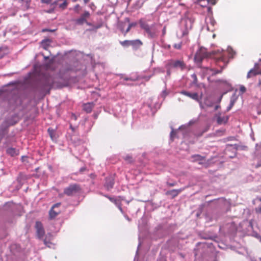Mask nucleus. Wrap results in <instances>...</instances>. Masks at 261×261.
<instances>
[{"instance_id": "nucleus-1", "label": "nucleus", "mask_w": 261, "mask_h": 261, "mask_svg": "<svg viewBox=\"0 0 261 261\" xmlns=\"http://www.w3.org/2000/svg\"><path fill=\"white\" fill-rule=\"evenodd\" d=\"M212 56L215 59L217 62L224 61L225 59L223 51L218 50L217 51H213L212 53H208L205 48L201 47L196 52L194 57V60L197 64L201 63L203 59L212 57Z\"/></svg>"}, {"instance_id": "nucleus-2", "label": "nucleus", "mask_w": 261, "mask_h": 261, "mask_svg": "<svg viewBox=\"0 0 261 261\" xmlns=\"http://www.w3.org/2000/svg\"><path fill=\"white\" fill-rule=\"evenodd\" d=\"M81 188L79 185L76 184H71L64 190V194L67 196L73 195L80 192Z\"/></svg>"}, {"instance_id": "nucleus-3", "label": "nucleus", "mask_w": 261, "mask_h": 261, "mask_svg": "<svg viewBox=\"0 0 261 261\" xmlns=\"http://www.w3.org/2000/svg\"><path fill=\"white\" fill-rule=\"evenodd\" d=\"M180 93L182 95H184L186 96H188L191 99L195 100V101L199 102L200 106L201 108H204V107L202 105L201 102V99L202 97V94L201 93V94L199 95L197 93H190L189 92L186 91H181L180 92Z\"/></svg>"}, {"instance_id": "nucleus-4", "label": "nucleus", "mask_w": 261, "mask_h": 261, "mask_svg": "<svg viewBox=\"0 0 261 261\" xmlns=\"http://www.w3.org/2000/svg\"><path fill=\"white\" fill-rule=\"evenodd\" d=\"M141 27L144 30L150 38H154L157 36V31L154 25L149 26L145 23H142L141 24Z\"/></svg>"}, {"instance_id": "nucleus-5", "label": "nucleus", "mask_w": 261, "mask_h": 261, "mask_svg": "<svg viewBox=\"0 0 261 261\" xmlns=\"http://www.w3.org/2000/svg\"><path fill=\"white\" fill-rule=\"evenodd\" d=\"M217 0H194L195 3L199 5L201 7H206L208 12L211 11L212 9L208 6L209 4L214 5Z\"/></svg>"}, {"instance_id": "nucleus-6", "label": "nucleus", "mask_w": 261, "mask_h": 261, "mask_svg": "<svg viewBox=\"0 0 261 261\" xmlns=\"http://www.w3.org/2000/svg\"><path fill=\"white\" fill-rule=\"evenodd\" d=\"M53 84V81L52 78L50 77H46L41 82L40 85L39 86L41 90H45L46 88L47 87L50 88L52 87Z\"/></svg>"}, {"instance_id": "nucleus-7", "label": "nucleus", "mask_w": 261, "mask_h": 261, "mask_svg": "<svg viewBox=\"0 0 261 261\" xmlns=\"http://www.w3.org/2000/svg\"><path fill=\"white\" fill-rule=\"evenodd\" d=\"M61 203H57L55 204L50 210L49 212V218L53 219L58 216L60 213L59 210H57L60 206Z\"/></svg>"}, {"instance_id": "nucleus-8", "label": "nucleus", "mask_w": 261, "mask_h": 261, "mask_svg": "<svg viewBox=\"0 0 261 261\" xmlns=\"http://www.w3.org/2000/svg\"><path fill=\"white\" fill-rule=\"evenodd\" d=\"M35 228L38 238L40 239H42L45 234L42 224L40 222L37 221L35 224Z\"/></svg>"}, {"instance_id": "nucleus-9", "label": "nucleus", "mask_w": 261, "mask_h": 261, "mask_svg": "<svg viewBox=\"0 0 261 261\" xmlns=\"http://www.w3.org/2000/svg\"><path fill=\"white\" fill-rule=\"evenodd\" d=\"M258 74H261V70L259 69L258 64L256 63L254 67L248 72L247 77L249 79Z\"/></svg>"}, {"instance_id": "nucleus-10", "label": "nucleus", "mask_w": 261, "mask_h": 261, "mask_svg": "<svg viewBox=\"0 0 261 261\" xmlns=\"http://www.w3.org/2000/svg\"><path fill=\"white\" fill-rule=\"evenodd\" d=\"M69 0H56L54 2L51 3V6H57L61 10H64L66 8Z\"/></svg>"}, {"instance_id": "nucleus-11", "label": "nucleus", "mask_w": 261, "mask_h": 261, "mask_svg": "<svg viewBox=\"0 0 261 261\" xmlns=\"http://www.w3.org/2000/svg\"><path fill=\"white\" fill-rule=\"evenodd\" d=\"M170 64L172 67L176 68H180L181 70H184L186 68V64L184 62L181 60L171 61Z\"/></svg>"}, {"instance_id": "nucleus-12", "label": "nucleus", "mask_w": 261, "mask_h": 261, "mask_svg": "<svg viewBox=\"0 0 261 261\" xmlns=\"http://www.w3.org/2000/svg\"><path fill=\"white\" fill-rule=\"evenodd\" d=\"M224 68V66L223 65V66H220V69H216L210 67H205V69L206 70V74H211L212 76H213L217 74L221 73L222 72Z\"/></svg>"}, {"instance_id": "nucleus-13", "label": "nucleus", "mask_w": 261, "mask_h": 261, "mask_svg": "<svg viewBox=\"0 0 261 261\" xmlns=\"http://www.w3.org/2000/svg\"><path fill=\"white\" fill-rule=\"evenodd\" d=\"M216 117L217 119V122L219 125L226 123L229 119L228 116L222 115L221 114L216 115Z\"/></svg>"}, {"instance_id": "nucleus-14", "label": "nucleus", "mask_w": 261, "mask_h": 261, "mask_svg": "<svg viewBox=\"0 0 261 261\" xmlns=\"http://www.w3.org/2000/svg\"><path fill=\"white\" fill-rule=\"evenodd\" d=\"M185 188H181L179 189H173L172 190L168 191L166 192V195H170L172 196V198L177 196L180 192L184 191Z\"/></svg>"}, {"instance_id": "nucleus-15", "label": "nucleus", "mask_w": 261, "mask_h": 261, "mask_svg": "<svg viewBox=\"0 0 261 261\" xmlns=\"http://www.w3.org/2000/svg\"><path fill=\"white\" fill-rule=\"evenodd\" d=\"M114 180L112 177H108L106 178L105 187L109 190L113 187Z\"/></svg>"}, {"instance_id": "nucleus-16", "label": "nucleus", "mask_w": 261, "mask_h": 261, "mask_svg": "<svg viewBox=\"0 0 261 261\" xmlns=\"http://www.w3.org/2000/svg\"><path fill=\"white\" fill-rule=\"evenodd\" d=\"M142 44V42L139 39L130 40V45L135 49H137Z\"/></svg>"}, {"instance_id": "nucleus-17", "label": "nucleus", "mask_w": 261, "mask_h": 261, "mask_svg": "<svg viewBox=\"0 0 261 261\" xmlns=\"http://www.w3.org/2000/svg\"><path fill=\"white\" fill-rule=\"evenodd\" d=\"M9 54V48L7 46L0 47V59Z\"/></svg>"}, {"instance_id": "nucleus-18", "label": "nucleus", "mask_w": 261, "mask_h": 261, "mask_svg": "<svg viewBox=\"0 0 261 261\" xmlns=\"http://www.w3.org/2000/svg\"><path fill=\"white\" fill-rule=\"evenodd\" d=\"M7 153L12 156H14L19 154V150L14 148L10 147L7 149Z\"/></svg>"}, {"instance_id": "nucleus-19", "label": "nucleus", "mask_w": 261, "mask_h": 261, "mask_svg": "<svg viewBox=\"0 0 261 261\" xmlns=\"http://www.w3.org/2000/svg\"><path fill=\"white\" fill-rule=\"evenodd\" d=\"M93 105L92 103H88L84 104L83 106V109L87 113H90L93 109Z\"/></svg>"}, {"instance_id": "nucleus-20", "label": "nucleus", "mask_w": 261, "mask_h": 261, "mask_svg": "<svg viewBox=\"0 0 261 261\" xmlns=\"http://www.w3.org/2000/svg\"><path fill=\"white\" fill-rule=\"evenodd\" d=\"M193 162L201 161L204 160V157L202 156L199 154H195L191 156Z\"/></svg>"}, {"instance_id": "nucleus-21", "label": "nucleus", "mask_w": 261, "mask_h": 261, "mask_svg": "<svg viewBox=\"0 0 261 261\" xmlns=\"http://www.w3.org/2000/svg\"><path fill=\"white\" fill-rule=\"evenodd\" d=\"M50 41L49 39L43 40L41 41V46L45 50L47 49L49 45Z\"/></svg>"}, {"instance_id": "nucleus-22", "label": "nucleus", "mask_w": 261, "mask_h": 261, "mask_svg": "<svg viewBox=\"0 0 261 261\" xmlns=\"http://www.w3.org/2000/svg\"><path fill=\"white\" fill-rule=\"evenodd\" d=\"M119 43L124 47H127L130 46V40H125L124 41H120Z\"/></svg>"}, {"instance_id": "nucleus-23", "label": "nucleus", "mask_w": 261, "mask_h": 261, "mask_svg": "<svg viewBox=\"0 0 261 261\" xmlns=\"http://www.w3.org/2000/svg\"><path fill=\"white\" fill-rule=\"evenodd\" d=\"M137 23L136 22H133L129 24L128 27L124 33V36H125L126 34L129 32L130 30L133 27L136 26Z\"/></svg>"}, {"instance_id": "nucleus-24", "label": "nucleus", "mask_w": 261, "mask_h": 261, "mask_svg": "<svg viewBox=\"0 0 261 261\" xmlns=\"http://www.w3.org/2000/svg\"><path fill=\"white\" fill-rule=\"evenodd\" d=\"M86 22V19L83 18L82 16H81L80 18L76 20V22L78 24H83L84 23Z\"/></svg>"}, {"instance_id": "nucleus-25", "label": "nucleus", "mask_w": 261, "mask_h": 261, "mask_svg": "<svg viewBox=\"0 0 261 261\" xmlns=\"http://www.w3.org/2000/svg\"><path fill=\"white\" fill-rule=\"evenodd\" d=\"M83 18L86 19L87 18L90 17V13L88 11H85L82 15Z\"/></svg>"}, {"instance_id": "nucleus-26", "label": "nucleus", "mask_w": 261, "mask_h": 261, "mask_svg": "<svg viewBox=\"0 0 261 261\" xmlns=\"http://www.w3.org/2000/svg\"><path fill=\"white\" fill-rule=\"evenodd\" d=\"M182 46V43L179 42L178 43H175L174 44L173 46L175 49H180Z\"/></svg>"}, {"instance_id": "nucleus-27", "label": "nucleus", "mask_w": 261, "mask_h": 261, "mask_svg": "<svg viewBox=\"0 0 261 261\" xmlns=\"http://www.w3.org/2000/svg\"><path fill=\"white\" fill-rule=\"evenodd\" d=\"M50 7H51V9L49 10L46 11V12L48 13H52L54 12L55 9L56 8L55 6H51V4H50Z\"/></svg>"}, {"instance_id": "nucleus-28", "label": "nucleus", "mask_w": 261, "mask_h": 261, "mask_svg": "<svg viewBox=\"0 0 261 261\" xmlns=\"http://www.w3.org/2000/svg\"><path fill=\"white\" fill-rule=\"evenodd\" d=\"M48 133L49 134L50 137L53 139V135H54V130L50 128H49L47 130Z\"/></svg>"}, {"instance_id": "nucleus-29", "label": "nucleus", "mask_w": 261, "mask_h": 261, "mask_svg": "<svg viewBox=\"0 0 261 261\" xmlns=\"http://www.w3.org/2000/svg\"><path fill=\"white\" fill-rule=\"evenodd\" d=\"M191 77L193 80V82L194 83H197L198 80L196 75L195 73H194L191 75Z\"/></svg>"}, {"instance_id": "nucleus-30", "label": "nucleus", "mask_w": 261, "mask_h": 261, "mask_svg": "<svg viewBox=\"0 0 261 261\" xmlns=\"http://www.w3.org/2000/svg\"><path fill=\"white\" fill-rule=\"evenodd\" d=\"M80 9L81 7L79 4L76 5L74 7V10L77 13L79 12Z\"/></svg>"}, {"instance_id": "nucleus-31", "label": "nucleus", "mask_w": 261, "mask_h": 261, "mask_svg": "<svg viewBox=\"0 0 261 261\" xmlns=\"http://www.w3.org/2000/svg\"><path fill=\"white\" fill-rule=\"evenodd\" d=\"M202 105L204 107L203 109H205L207 107H211L213 106V103L212 102H210V103H207L206 102H205L203 104L202 103Z\"/></svg>"}, {"instance_id": "nucleus-32", "label": "nucleus", "mask_w": 261, "mask_h": 261, "mask_svg": "<svg viewBox=\"0 0 261 261\" xmlns=\"http://www.w3.org/2000/svg\"><path fill=\"white\" fill-rule=\"evenodd\" d=\"M22 2L26 3V7L28 8L30 6L31 0H21Z\"/></svg>"}, {"instance_id": "nucleus-33", "label": "nucleus", "mask_w": 261, "mask_h": 261, "mask_svg": "<svg viewBox=\"0 0 261 261\" xmlns=\"http://www.w3.org/2000/svg\"><path fill=\"white\" fill-rule=\"evenodd\" d=\"M209 126H206L205 128L202 130V133L198 135V136L199 137L202 136L204 133L207 132L209 129Z\"/></svg>"}, {"instance_id": "nucleus-34", "label": "nucleus", "mask_w": 261, "mask_h": 261, "mask_svg": "<svg viewBox=\"0 0 261 261\" xmlns=\"http://www.w3.org/2000/svg\"><path fill=\"white\" fill-rule=\"evenodd\" d=\"M53 0H41V2L43 4H49L51 3Z\"/></svg>"}, {"instance_id": "nucleus-35", "label": "nucleus", "mask_w": 261, "mask_h": 261, "mask_svg": "<svg viewBox=\"0 0 261 261\" xmlns=\"http://www.w3.org/2000/svg\"><path fill=\"white\" fill-rule=\"evenodd\" d=\"M18 119L14 121H11L10 120L8 121V123L9 125H13L16 124L18 122Z\"/></svg>"}, {"instance_id": "nucleus-36", "label": "nucleus", "mask_w": 261, "mask_h": 261, "mask_svg": "<svg viewBox=\"0 0 261 261\" xmlns=\"http://www.w3.org/2000/svg\"><path fill=\"white\" fill-rule=\"evenodd\" d=\"M188 33H189V32H188V30H185V31H183L182 36H187L188 35Z\"/></svg>"}, {"instance_id": "nucleus-37", "label": "nucleus", "mask_w": 261, "mask_h": 261, "mask_svg": "<svg viewBox=\"0 0 261 261\" xmlns=\"http://www.w3.org/2000/svg\"><path fill=\"white\" fill-rule=\"evenodd\" d=\"M152 76V75H150L149 76H143L142 78L143 79H145L146 81H148L150 77Z\"/></svg>"}, {"instance_id": "nucleus-38", "label": "nucleus", "mask_w": 261, "mask_h": 261, "mask_svg": "<svg viewBox=\"0 0 261 261\" xmlns=\"http://www.w3.org/2000/svg\"><path fill=\"white\" fill-rule=\"evenodd\" d=\"M240 91L242 92L243 93L245 92L246 91V88L244 86H241L240 87Z\"/></svg>"}, {"instance_id": "nucleus-39", "label": "nucleus", "mask_w": 261, "mask_h": 261, "mask_svg": "<svg viewBox=\"0 0 261 261\" xmlns=\"http://www.w3.org/2000/svg\"><path fill=\"white\" fill-rule=\"evenodd\" d=\"M167 185L170 187H173L176 185V183L175 182H173V183H168V182Z\"/></svg>"}, {"instance_id": "nucleus-40", "label": "nucleus", "mask_w": 261, "mask_h": 261, "mask_svg": "<svg viewBox=\"0 0 261 261\" xmlns=\"http://www.w3.org/2000/svg\"><path fill=\"white\" fill-rule=\"evenodd\" d=\"M256 212L261 213V206L259 207L257 209H256Z\"/></svg>"}, {"instance_id": "nucleus-41", "label": "nucleus", "mask_w": 261, "mask_h": 261, "mask_svg": "<svg viewBox=\"0 0 261 261\" xmlns=\"http://www.w3.org/2000/svg\"><path fill=\"white\" fill-rule=\"evenodd\" d=\"M27 156H22V158H21V159H22V161L23 162L25 161V159H27Z\"/></svg>"}, {"instance_id": "nucleus-42", "label": "nucleus", "mask_w": 261, "mask_h": 261, "mask_svg": "<svg viewBox=\"0 0 261 261\" xmlns=\"http://www.w3.org/2000/svg\"><path fill=\"white\" fill-rule=\"evenodd\" d=\"M109 199L112 202H114L116 201L115 199H114V198H111V197H109Z\"/></svg>"}, {"instance_id": "nucleus-43", "label": "nucleus", "mask_w": 261, "mask_h": 261, "mask_svg": "<svg viewBox=\"0 0 261 261\" xmlns=\"http://www.w3.org/2000/svg\"><path fill=\"white\" fill-rule=\"evenodd\" d=\"M131 159H132L131 157L128 156H126L125 159V160H129Z\"/></svg>"}, {"instance_id": "nucleus-44", "label": "nucleus", "mask_w": 261, "mask_h": 261, "mask_svg": "<svg viewBox=\"0 0 261 261\" xmlns=\"http://www.w3.org/2000/svg\"><path fill=\"white\" fill-rule=\"evenodd\" d=\"M85 170H86L85 168H82L80 169V172H83V171H85Z\"/></svg>"}, {"instance_id": "nucleus-45", "label": "nucleus", "mask_w": 261, "mask_h": 261, "mask_svg": "<svg viewBox=\"0 0 261 261\" xmlns=\"http://www.w3.org/2000/svg\"><path fill=\"white\" fill-rule=\"evenodd\" d=\"M166 33V28L164 27L163 30V33L164 34Z\"/></svg>"}, {"instance_id": "nucleus-46", "label": "nucleus", "mask_w": 261, "mask_h": 261, "mask_svg": "<svg viewBox=\"0 0 261 261\" xmlns=\"http://www.w3.org/2000/svg\"><path fill=\"white\" fill-rule=\"evenodd\" d=\"M89 1L90 0H84V2L85 4L88 3Z\"/></svg>"}, {"instance_id": "nucleus-47", "label": "nucleus", "mask_w": 261, "mask_h": 261, "mask_svg": "<svg viewBox=\"0 0 261 261\" xmlns=\"http://www.w3.org/2000/svg\"><path fill=\"white\" fill-rule=\"evenodd\" d=\"M44 243L45 245H47V241H46V239H44Z\"/></svg>"}, {"instance_id": "nucleus-48", "label": "nucleus", "mask_w": 261, "mask_h": 261, "mask_svg": "<svg viewBox=\"0 0 261 261\" xmlns=\"http://www.w3.org/2000/svg\"><path fill=\"white\" fill-rule=\"evenodd\" d=\"M124 80L125 81L132 80L130 79H129V78H127V77L125 78Z\"/></svg>"}, {"instance_id": "nucleus-49", "label": "nucleus", "mask_w": 261, "mask_h": 261, "mask_svg": "<svg viewBox=\"0 0 261 261\" xmlns=\"http://www.w3.org/2000/svg\"><path fill=\"white\" fill-rule=\"evenodd\" d=\"M72 117H74V119L75 120H76V117L75 115H72Z\"/></svg>"}, {"instance_id": "nucleus-50", "label": "nucleus", "mask_w": 261, "mask_h": 261, "mask_svg": "<svg viewBox=\"0 0 261 261\" xmlns=\"http://www.w3.org/2000/svg\"><path fill=\"white\" fill-rule=\"evenodd\" d=\"M47 31H49V30H47V29H44V30H43V32Z\"/></svg>"}, {"instance_id": "nucleus-51", "label": "nucleus", "mask_w": 261, "mask_h": 261, "mask_svg": "<svg viewBox=\"0 0 261 261\" xmlns=\"http://www.w3.org/2000/svg\"><path fill=\"white\" fill-rule=\"evenodd\" d=\"M230 109H231V106L229 107V108H228L227 111H228L229 110H230Z\"/></svg>"}, {"instance_id": "nucleus-52", "label": "nucleus", "mask_w": 261, "mask_h": 261, "mask_svg": "<svg viewBox=\"0 0 261 261\" xmlns=\"http://www.w3.org/2000/svg\"><path fill=\"white\" fill-rule=\"evenodd\" d=\"M219 106H216L215 107V110H217Z\"/></svg>"}, {"instance_id": "nucleus-53", "label": "nucleus", "mask_w": 261, "mask_h": 261, "mask_svg": "<svg viewBox=\"0 0 261 261\" xmlns=\"http://www.w3.org/2000/svg\"><path fill=\"white\" fill-rule=\"evenodd\" d=\"M258 200L261 202V197L258 198Z\"/></svg>"}, {"instance_id": "nucleus-54", "label": "nucleus", "mask_w": 261, "mask_h": 261, "mask_svg": "<svg viewBox=\"0 0 261 261\" xmlns=\"http://www.w3.org/2000/svg\"><path fill=\"white\" fill-rule=\"evenodd\" d=\"M126 20H127V21L128 22H129V19H128V18H126Z\"/></svg>"}, {"instance_id": "nucleus-55", "label": "nucleus", "mask_w": 261, "mask_h": 261, "mask_svg": "<svg viewBox=\"0 0 261 261\" xmlns=\"http://www.w3.org/2000/svg\"><path fill=\"white\" fill-rule=\"evenodd\" d=\"M168 48H170V45H168Z\"/></svg>"}, {"instance_id": "nucleus-56", "label": "nucleus", "mask_w": 261, "mask_h": 261, "mask_svg": "<svg viewBox=\"0 0 261 261\" xmlns=\"http://www.w3.org/2000/svg\"><path fill=\"white\" fill-rule=\"evenodd\" d=\"M49 90H50L49 89L48 90V91H47V93H49Z\"/></svg>"}, {"instance_id": "nucleus-57", "label": "nucleus", "mask_w": 261, "mask_h": 261, "mask_svg": "<svg viewBox=\"0 0 261 261\" xmlns=\"http://www.w3.org/2000/svg\"><path fill=\"white\" fill-rule=\"evenodd\" d=\"M260 61H261V59L260 60Z\"/></svg>"}]
</instances>
